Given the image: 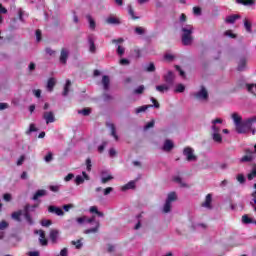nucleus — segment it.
<instances>
[{"instance_id": "obj_59", "label": "nucleus", "mask_w": 256, "mask_h": 256, "mask_svg": "<svg viewBox=\"0 0 256 256\" xmlns=\"http://www.w3.org/2000/svg\"><path fill=\"white\" fill-rule=\"evenodd\" d=\"M49 189H50V191H52L53 193H59V186H57V185H51V186H49Z\"/></svg>"}, {"instance_id": "obj_48", "label": "nucleus", "mask_w": 256, "mask_h": 256, "mask_svg": "<svg viewBox=\"0 0 256 256\" xmlns=\"http://www.w3.org/2000/svg\"><path fill=\"white\" fill-rule=\"evenodd\" d=\"M150 100L153 103L152 107H155V109H159V107H161V104H159V101H157V99H155L154 97H151Z\"/></svg>"}, {"instance_id": "obj_9", "label": "nucleus", "mask_w": 256, "mask_h": 256, "mask_svg": "<svg viewBox=\"0 0 256 256\" xmlns=\"http://www.w3.org/2000/svg\"><path fill=\"white\" fill-rule=\"evenodd\" d=\"M48 212L55 213V215H58V217H63L65 215V212H63V209H61L57 206H49Z\"/></svg>"}, {"instance_id": "obj_7", "label": "nucleus", "mask_w": 256, "mask_h": 256, "mask_svg": "<svg viewBox=\"0 0 256 256\" xmlns=\"http://www.w3.org/2000/svg\"><path fill=\"white\" fill-rule=\"evenodd\" d=\"M34 233H35V235H40L39 242L43 247H45L49 243L47 238H45V231L35 230Z\"/></svg>"}, {"instance_id": "obj_42", "label": "nucleus", "mask_w": 256, "mask_h": 256, "mask_svg": "<svg viewBox=\"0 0 256 256\" xmlns=\"http://www.w3.org/2000/svg\"><path fill=\"white\" fill-rule=\"evenodd\" d=\"M112 179H113L112 175L102 176L101 183H103V184L109 183V181H112Z\"/></svg>"}, {"instance_id": "obj_63", "label": "nucleus", "mask_w": 256, "mask_h": 256, "mask_svg": "<svg viewBox=\"0 0 256 256\" xmlns=\"http://www.w3.org/2000/svg\"><path fill=\"white\" fill-rule=\"evenodd\" d=\"M75 175L73 173H69L67 176H65L64 181L69 182L71 179H73Z\"/></svg>"}, {"instance_id": "obj_37", "label": "nucleus", "mask_w": 256, "mask_h": 256, "mask_svg": "<svg viewBox=\"0 0 256 256\" xmlns=\"http://www.w3.org/2000/svg\"><path fill=\"white\" fill-rule=\"evenodd\" d=\"M86 18L88 19L90 29L94 30L96 27L95 20H93L91 15H87Z\"/></svg>"}, {"instance_id": "obj_36", "label": "nucleus", "mask_w": 256, "mask_h": 256, "mask_svg": "<svg viewBox=\"0 0 256 256\" xmlns=\"http://www.w3.org/2000/svg\"><path fill=\"white\" fill-rule=\"evenodd\" d=\"M244 27H245L247 33H252V30H251L252 25L247 18L244 19Z\"/></svg>"}, {"instance_id": "obj_20", "label": "nucleus", "mask_w": 256, "mask_h": 256, "mask_svg": "<svg viewBox=\"0 0 256 256\" xmlns=\"http://www.w3.org/2000/svg\"><path fill=\"white\" fill-rule=\"evenodd\" d=\"M21 215H23V211L19 210L16 212H13L11 217L14 219V221H18V223H21Z\"/></svg>"}, {"instance_id": "obj_23", "label": "nucleus", "mask_w": 256, "mask_h": 256, "mask_svg": "<svg viewBox=\"0 0 256 256\" xmlns=\"http://www.w3.org/2000/svg\"><path fill=\"white\" fill-rule=\"evenodd\" d=\"M106 23H108V25H119L121 21H119V18L116 17H108L106 19Z\"/></svg>"}, {"instance_id": "obj_53", "label": "nucleus", "mask_w": 256, "mask_h": 256, "mask_svg": "<svg viewBox=\"0 0 256 256\" xmlns=\"http://www.w3.org/2000/svg\"><path fill=\"white\" fill-rule=\"evenodd\" d=\"M41 225L42 227H50V225H53V222L51 220H42Z\"/></svg>"}, {"instance_id": "obj_17", "label": "nucleus", "mask_w": 256, "mask_h": 256, "mask_svg": "<svg viewBox=\"0 0 256 256\" xmlns=\"http://www.w3.org/2000/svg\"><path fill=\"white\" fill-rule=\"evenodd\" d=\"M107 127H109V128L111 129V135H112V137H114V139H115L116 141H119V136H117V130H116V128H115V124H113V123H108V124H107Z\"/></svg>"}, {"instance_id": "obj_14", "label": "nucleus", "mask_w": 256, "mask_h": 256, "mask_svg": "<svg viewBox=\"0 0 256 256\" xmlns=\"http://www.w3.org/2000/svg\"><path fill=\"white\" fill-rule=\"evenodd\" d=\"M58 237H59V230L53 229L50 231L49 238H50V241H52V243H57Z\"/></svg>"}, {"instance_id": "obj_32", "label": "nucleus", "mask_w": 256, "mask_h": 256, "mask_svg": "<svg viewBox=\"0 0 256 256\" xmlns=\"http://www.w3.org/2000/svg\"><path fill=\"white\" fill-rule=\"evenodd\" d=\"M134 95H143L145 93V86L140 85L136 89L133 90Z\"/></svg>"}, {"instance_id": "obj_54", "label": "nucleus", "mask_w": 256, "mask_h": 256, "mask_svg": "<svg viewBox=\"0 0 256 256\" xmlns=\"http://www.w3.org/2000/svg\"><path fill=\"white\" fill-rule=\"evenodd\" d=\"M44 160L46 163H50V161H53V153L48 152V154L45 156Z\"/></svg>"}, {"instance_id": "obj_26", "label": "nucleus", "mask_w": 256, "mask_h": 256, "mask_svg": "<svg viewBox=\"0 0 256 256\" xmlns=\"http://www.w3.org/2000/svg\"><path fill=\"white\" fill-rule=\"evenodd\" d=\"M242 223H244V225H249V224H251V223H255V225H256V221H253V220L249 217V215H247V214H245V215L242 216Z\"/></svg>"}, {"instance_id": "obj_4", "label": "nucleus", "mask_w": 256, "mask_h": 256, "mask_svg": "<svg viewBox=\"0 0 256 256\" xmlns=\"http://www.w3.org/2000/svg\"><path fill=\"white\" fill-rule=\"evenodd\" d=\"M183 155H185L186 161H197V156L193 154V148L191 147L184 148Z\"/></svg>"}, {"instance_id": "obj_34", "label": "nucleus", "mask_w": 256, "mask_h": 256, "mask_svg": "<svg viewBox=\"0 0 256 256\" xmlns=\"http://www.w3.org/2000/svg\"><path fill=\"white\" fill-rule=\"evenodd\" d=\"M246 88L249 93L256 95V84H246Z\"/></svg>"}, {"instance_id": "obj_5", "label": "nucleus", "mask_w": 256, "mask_h": 256, "mask_svg": "<svg viewBox=\"0 0 256 256\" xmlns=\"http://www.w3.org/2000/svg\"><path fill=\"white\" fill-rule=\"evenodd\" d=\"M43 119L46 122V125H49V123H55V114L53 111H46L43 113Z\"/></svg>"}, {"instance_id": "obj_60", "label": "nucleus", "mask_w": 256, "mask_h": 256, "mask_svg": "<svg viewBox=\"0 0 256 256\" xmlns=\"http://www.w3.org/2000/svg\"><path fill=\"white\" fill-rule=\"evenodd\" d=\"M237 181L238 183H245V176L243 174H238Z\"/></svg>"}, {"instance_id": "obj_24", "label": "nucleus", "mask_w": 256, "mask_h": 256, "mask_svg": "<svg viewBox=\"0 0 256 256\" xmlns=\"http://www.w3.org/2000/svg\"><path fill=\"white\" fill-rule=\"evenodd\" d=\"M232 119L236 126L239 125L240 123H242V121H243V118L241 116H239V114L236 112H234L232 114Z\"/></svg>"}, {"instance_id": "obj_6", "label": "nucleus", "mask_w": 256, "mask_h": 256, "mask_svg": "<svg viewBox=\"0 0 256 256\" xmlns=\"http://www.w3.org/2000/svg\"><path fill=\"white\" fill-rule=\"evenodd\" d=\"M30 211H31V205L26 204L24 207V218L26 219L28 224L33 225L34 222H33V218L31 217Z\"/></svg>"}, {"instance_id": "obj_55", "label": "nucleus", "mask_w": 256, "mask_h": 256, "mask_svg": "<svg viewBox=\"0 0 256 256\" xmlns=\"http://www.w3.org/2000/svg\"><path fill=\"white\" fill-rule=\"evenodd\" d=\"M153 127H155V121H150V122H148L145 126H144V129H145V131H147V129H151V128H153Z\"/></svg>"}, {"instance_id": "obj_52", "label": "nucleus", "mask_w": 256, "mask_h": 256, "mask_svg": "<svg viewBox=\"0 0 256 256\" xmlns=\"http://www.w3.org/2000/svg\"><path fill=\"white\" fill-rule=\"evenodd\" d=\"M35 131H37L35 124H30L29 129L26 131V133L27 135H29V133H35Z\"/></svg>"}, {"instance_id": "obj_43", "label": "nucleus", "mask_w": 256, "mask_h": 256, "mask_svg": "<svg viewBox=\"0 0 256 256\" xmlns=\"http://www.w3.org/2000/svg\"><path fill=\"white\" fill-rule=\"evenodd\" d=\"M148 73H153L155 71V64L151 62L145 69Z\"/></svg>"}, {"instance_id": "obj_19", "label": "nucleus", "mask_w": 256, "mask_h": 256, "mask_svg": "<svg viewBox=\"0 0 256 256\" xmlns=\"http://www.w3.org/2000/svg\"><path fill=\"white\" fill-rule=\"evenodd\" d=\"M237 19H241V16L239 14H234V15L227 16L225 22L233 24L235 23V21H237Z\"/></svg>"}, {"instance_id": "obj_16", "label": "nucleus", "mask_w": 256, "mask_h": 256, "mask_svg": "<svg viewBox=\"0 0 256 256\" xmlns=\"http://www.w3.org/2000/svg\"><path fill=\"white\" fill-rule=\"evenodd\" d=\"M109 83H111V80L109 79V76L104 75L102 77V84L104 91H109Z\"/></svg>"}, {"instance_id": "obj_46", "label": "nucleus", "mask_w": 256, "mask_h": 256, "mask_svg": "<svg viewBox=\"0 0 256 256\" xmlns=\"http://www.w3.org/2000/svg\"><path fill=\"white\" fill-rule=\"evenodd\" d=\"M163 211H164L165 213L171 212V202H167V201L165 202Z\"/></svg>"}, {"instance_id": "obj_25", "label": "nucleus", "mask_w": 256, "mask_h": 256, "mask_svg": "<svg viewBox=\"0 0 256 256\" xmlns=\"http://www.w3.org/2000/svg\"><path fill=\"white\" fill-rule=\"evenodd\" d=\"M255 177H256V164H253L252 170L247 175V179H248V181H253V178H255Z\"/></svg>"}, {"instance_id": "obj_49", "label": "nucleus", "mask_w": 256, "mask_h": 256, "mask_svg": "<svg viewBox=\"0 0 256 256\" xmlns=\"http://www.w3.org/2000/svg\"><path fill=\"white\" fill-rule=\"evenodd\" d=\"M76 221L79 225H83V223H86L87 221V216L78 217L76 218Z\"/></svg>"}, {"instance_id": "obj_44", "label": "nucleus", "mask_w": 256, "mask_h": 256, "mask_svg": "<svg viewBox=\"0 0 256 256\" xmlns=\"http://www.w3.org/2000/svg\"><path fill=\"white\" fill-rule=\"evenodd\" d=\"M78 113H81L82 115H84V117H87V116L91 115V109L90 108H84L81 111H79Z\"/></svg>"}, {"instance_id": "obj_39", "label": "nucleus", "mask_w": 256, "mask_h": 256, "mask_svg": "<svg viewBox=\"0 0 256 256\" xmlns=\"http://www.w3.org/2000/svg\"><path fill=\"white\" fill-rule=\"evenodd\" d=\"M149 107H153V105H144V106H140L136 109V113L139 114V113H143L145 112L146 110L149 109Z\"/></svg>"}, {"instance_id": "obj_28", "label": "nucleus", "mask_w": 256, "mask_h": 256, "mask_svg": "<svg viewBox=\"0 0 256 256\" xmlns=\"http://www.w3.org/2000/svg\"><path fill=\"white\" fill-rule=\"evenodd\" d=\"M245 67H247V59L242 58L238 64V71H244Z\"/></svg>"}, {"instance_id": "obj_27", "label": "nucleus", "mask_w": 256, "mask_h": 256, "mask_svg": "<svg viewBox=\"0 0 256 256\" xmlns=\"http://www.w3.org/2000/svg\"><path fill=\"white\" fill-rule=\"evenodd\" d=\"M99 227H100L99 222H96V226H95L94 228L86 229V230L84 231V233H85L86 235H89L90 233H97V231H99Z\"/></svg>"}, {"instance_id": "obj_8", "label": "nucleus", "mask_w": 256, "mask_h": 256, "mask_svg": "<svg viewBox=\"0 0 256 256\" xmlns=\"http://www.w3.org/2000/svg\"><path fill=\"white\" fill-rule=\"evenodd\" d=\"M69 59V50L62 48L60 52V63L62 65H67V60Z\"/></svg>"}, {"instance_id": "obj_10", "label": "nucleus", "mask_w": 256, "mask_h": 256, "mask_svg": "<svg viewBox=\"0 0 256 256\" xmlns=\"http://www.w3.org/2000/svg\"><path fill=\"white\" fill-rule=\"evenodd\" d=\"M87 39L90 53H95V51H97V47L95 46V38L93 37V34H90Z\"/></svg>"}, {"instance_id": "obj_62", "label": "nucleus", "mask_w": 256, "mask_h": 256, "mask_svg": "<svg viewBox=\"0 0 256 256\" xmlns=\"http://www.w3.org/2000/svg\"><path fill=\"white\" fill-rule=\"evenodd\" d=\"M117 54L120 55V56L124 55L125 54V48H123L122 46H118Z\"/></svg>"}, {"instance_id": "obj_1", "label": "nucleus", "mask_w": 256, "mask_h": 256, "mask_svg": "<svg viewBox=\"0 0 256 256\" xmlns=\"http://www.w3.org/2000/svg\"><path fill=\"white\" fill-rule=\"evenodd\" d=\"M193 31L195 28L191 24H186L181 27V41L185 47L193 44Z\"/></svg>"}, {"instance_id": "obj_51", "label": "nucleus", "mask_w": 256, "mask_h": 256, "mask_svg": "<svg viewBox=\"0 0 256 256\" xmlns=\"http://www.w3.org/2000/svg\"><path fill=\"white\" fill-rule=\"evenodd\" d=\"M72 245H75L76 249H81V247H83V244L81 243V240H73L72 242Z\"/></svg>"}, {"instance_id": "obj_15", "label": "nucleus", "mask_w": 256, "mask_h": 256, "mask_svg": "<svg viewBox=\"0 0 256 256\" xmlns=\"http://www.w3.org/2000/svg\"><path fill=\"white\" fill-rule=\"evenodd\" d=\"M56 84H57V81L55 80V78H49L47 81V90L51 93L55 88Z\"/></svg>"}, {"instance_id": "obj_11", "label": "nucleus", "mask_w": 256, "mask_h": 256, "mask_svg": "<svg viewBox=\"0 0 256 256\" xmlns=\"http://www.w3.org/2000/svg\"><path fill=\"white\" fill-rule=\"evenodd\" d=\"M211 203H213V196L211 194H207L205 201L201 204V207L212 209Z\"/></svg>"}, {"instance_id": "obj_2", "label": "nucleus", "mask_w": 256, "mask_h": 256, "mask_svg": "<svg viewBox=\"0 0 256 256\" xmlns=\"http://www.w3.org/2000/svg\"><path fill=\"white\" fill-rule=\"evenodd\" d=\"M256 123V116L247 119L245 122H240V124H236L237 133H247V129H251L253 125Z\"/></svg>"}, {"instance_id": "obj_58", "label": "nucleus", "mask_w": 256, "mask_h": 256, "mask_svg": "<svg viewBox=\"0 0 256 256\" xmlns=\"http://www.w3.org/2000/svg\"><path fill=\"white\" fill-rule=\"evenodd\" d=\"M41 37H42L41 30L40 29L36 30V41H37V43H39L41 41Z\"/></svg>"}, {"instance_id": "obj_30", "label": "nucleus", "mask_w": 256, "mask_h": 256, "mask_svg": "<svg viewBox=\"0 0 256 256\" xmlns=\"http://www.w3.org/2000/svg\"><path fill=\"white\" fill-rule=\"evenodd\" d=\"M173 181H174V183H178L180 185V187H189V185H187V183L183 182V180L179 176H175L173 178Z\"/></svg>"}, {"instance_id": "obj_50", "label": "nucleus", "mask_w": 256, "mask_h": 256, "mask_svg": "<svg viewBox=\"0 0 256 256\" xmlns=\"http://www.w3.org/2000/svg\"><path fill=\"white\" fill-rule=\"evenodd\" d=\"M226 37H230L231 39H237V34H233L231 30H227L225 32Z\"/></svg>"}, {"instance_id": "obj_33", "label": "nucleus", "mask_w": 256, "mask_h": 256, "mask_svg": "<svg viewBox=\"0 0 256 256\" xmlns=\"http://www.w3.org/2000/svg\"><path fill=\"white\" fill-rule=\"evenodd\" d=\"M69 87H71V80H66V84L64 86V91L62 93V95L64 97H67V95H69Z\"/></svg>"}, {"instance_id": "obj_3", "label": "nucleus", "mask_w": 256, "mask_h": 256, "mask_svg": "<svg viewBox=\"0 0 256 256\" xmlns=\"http://www.w3.org/2000/svg\"><path fill=\"white\" fill-rule=\"evenodd\" d=\"M194 97L195 99H198V101H207V99H209V92L202 86L199 92L194 93Z\"/></svg>"}, {"instance_id": "obj_29", "label": "nucleus", "mask_w": 256, "mask_h": 256, "mask_svg": "<svg viewBox=\"0 0 256 256\" xmlns=\"http://www.w3.org/2000/svg\"><path fill=\"white\" fill-rule=\"evenodd\" d=\"M212 139L213 141H215V143H223V137L221 136L220 133H213Z\"/></svg>"}, {"instance_id": "obj_38", "label": "nucleus", "mask_w": 256, "mask_h": 256, "mask_svg": "<svg viewBox=\"0 0 256 256\" xmlns=\"http://www.w3.org/2000/svg\"><path fill=\"white\" fill-rule=\"evenodd\" d=\"M156 91H159V93H163L164 91H169V86L163 84L156 86Z\"/></svg>"}, {"instance_id": "obj_47", "label": "nucleus", "mask_w": 256, "mask_h": 256, "mask_svg": "<svg viewBox=\"0 0 256 256\" xmlns=\"http://www.w3.org/2000/svg\"><path fill=\"white\" fill-rule=\"evenodd\" d=\"M183 91H185V85H183V84H178V85L176 86L175 93H183Z\"/></svg>"}, {"instance_id": "obj_41", "label": "nucleus", "mask_w": 256, "mask_h": 256, "mask_svg": "<svg viewBox=\"0 0 256 256\" xmlns=\"http://www.w3.org/2000/svg\"><path fill=\"white\" fill-rule=\"evenodd\" d=\"M75 183L76 185H83V183H85V178H83L81 175H78L75 178Z\"/></svg>"}, {"instance_id": "obj_35", "label": "nucleus", "mask_w": 256, "mask_h": 256, "mask_svg": "<svg viewBox=\"0 0 256 256\" xmlns=\"http://www.w3.org/2000/svg\"><path fill=\"white\" fill-rule=\"evenodd\" d=\"M176 199H177V194L175 192H170L168 194V197H167L166 201L168 203H173V201H175Z\"/></svg>"}, {"instance_id": "obj_18", "label": "nucleus", "mask_w": 256, "mask_h": 256, "mask_svg": "<svg viewBox=\"0 0 256 256\" xmlns=\"http://www.w3.org/2000/svg\"><path fill=\"white\" fill-rule=\"evenodd\" d=\"M175 147L171 140H166L163 145V151L169 152Z\"/></svg>"}, {"instance_id": "obj_45", "label": "nucleus", "mask_w": 256, "mask_h": 256, "mask_svg": "<svg viewBox=\"0 0 256 256\" xmlns=\"http://www.w3.org/2000/svg\"><path fill=\"white\" fill-rule=\"evenodd\" d=\"M7 227H9V223L5 220H2L0 222V231H5V229H7Z\"/></svg>"}, {"instance_id": "obj_21", "label": "nucleus", "mask_w": 256, "mask_h": 256, "mask_svg": "<svg viewBox=\"0 0 256 256\" xmlns=\"http://www.w3.org/2000/svg\"><path fill=\"white\" fill-rule=\"evenodd\" d=\"M47 195V191L45 190H37L34 196L32 197L33 201H37L39 197H45Z\"/></svg>"}, {"instance_id": "obj_64", "label": "nucleus", "mask_w": 256, "mask_h": 256, "mask_svg": "<svg viewBox=\"0 0 256 256\" xmlns=\"http://www.w3.org/2000/svg\"><path fill=\"white\" fill-rule=\"evenodd\" d=\"M33 95H35L37 99H39L41 97V90L40 89L33 90Z\"/></svg>"}, {"instance_id": "obj_61", "label": "nucleus", "mask_w": 256, "mask_h": 256, "mask_svg": "<svg viewBox=\"0 0 256 256\" xmlns=\"http://www.w3.org/2000/svg\"><path fill=\"white\" fill-rule=\"evenodd\" d=\"M193 13L194 15H201V7H193Z\"/></svg>"}, {"instance_id": "obj_13", "label": "nucleus", "mask_w": 256, "mask_h": 256, "mask_svg": "<svg viewBox=\"0 0 256 256\" xmlns=\"http://www.w3.org/2000/svg\"><path fill=\"white\" fill-rule=\"evenodd\" d=\"M164 80L168 85H173V81H175V74L172 71H168L167 75L164 76Z\"/></svg>"}, {"instance_id": "obj_56", "label": "nucleus", "mask_w": 256, "mask_h": 256, "mask_svg": "<svg viewBox=\"0 0 256 256\" xmlns=\"http://www.w3.org/2000/svg\"><path fill=\"white\" fill-rule=\"evenodd\" d=\"M135 33H137V35H144L145 34V29H143L142 27H136L135 28Z\"/></svg>"}, {"instance_id": "obj_57", "label": "nucleus", "mask_w": 256, "mask_h": 256, "mask_svg": "<svg viewBox=\"0 0 256 256\" xmlns=\"http://www.w3.org/2000/svg\"><path fill=\"white\" fill-rule=\"evenodd\" d=\"M91 167H93V165L91 164V158H87L86 159V169H87V171H91Z\"/></svg>"}, {"instance_id": "obj_22", "label": "nucleus", "mask_w": 256, "mask_h": 256, "mask_svg": "<svg viewBox=\"0 0 256 256\" xmlns=\"http://www.w3.org/2000/svg\"><path fill=\"white\" fill-rule=\"evenodd\" d=\"M135 183H137V180H132L128 182L126 185L122 187V191H127L129 189H135Z\"/></svg>"}, {"instance_id": "obj_40", "label": "nucleus", "mask_w": 256, "mask_h": 256, "mask_svg": "<svg viewBox=\"0 0 256 256\" xmlns=\"http://www.w3.org/2000/svg\"><path fill=\"white\" fill-rule=\"evenodd\" d=\"M236 3L240 5H253L255 2L253 0H237Z\"/></svg>"}, {"instance_id": "obj_31", "label": "nucleus", "mask_w": 256, "mask_h": 256, "mask_svg": "<svg viewBox=\"0 0 256 256\" xmlns=\"http://www.w3.org/2000/svg\"><path fill=\"white\" fill-rule=\"evenodd\" d=\"M128 14L130 15L131 19H133L134 21H137V19H139L138 16H135V10L131 5L128 6Z\"/></svg>"}, {"instance_id": "obj_12", "label": "nucleus", "mask_w": 256, "mask_h": 256, "mask_svg": "<svg viewBox=\"0 0 256 256\" xmlns=\"http://www.w3.org/2000/svg\"><path fill=\"white\" fill-rule=\"evenodd\" d=\"M217 123L221 124L223 123V120L221 118H216L212 120V131L213 133H221V128L217 126Z\"/></svg>"}]
</instances>
